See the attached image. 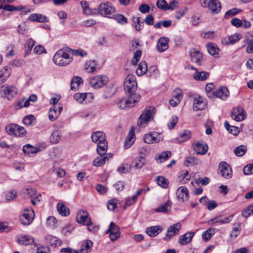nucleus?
<instances>
[{
  "label": "nucleus",
  "mask_w": 253,
  "mask_h": 253,
  "mask_svg": "<svg viewBox=\"0 0 253 253\" xmlns=\"http://www.w3.org/2000/svg\"><path fill=\"white\" fill-rule=\"evenodd\" d=\"M53 60L55 64L60 66H65L72 62V58L65 50L60 49L54 55Z\"/></svg>",
  "instance_id": "1"
},
{
  "label": "nucleus",
  "mask_w": 253,
  "mask_h": 253,
  "mask_svg": "<svg viewBox=\"0 0 253 253\" xmlns=\"http://www.w3.org/2000/svg\"><path fill=\"white\" fill-rule=\"evenodd\" d=\"M124 89L125 92L128 95L133 96L137 88V84L136 77L132 74H128L124 82Z\"/></svg>",
  "instance_id": "2"
},
{
  "label": "nucleus",
  "mask_w": 253,
  "mask_h": 253,
  "mask_svg": "<svg viewBox=\"0 0 253 253\" xmlns=\"http://www.w3.org/2000/svg\"><path fill=\"white\" fill-rule=\"evenodd\" d=\"M140 99L139 94H134L133 96L128 95V98L121 99L118 102V107L121 109H126L132 107L137 103Z\"/></svg>",
  "instance_id": "3"
},
{
  "label": "nucleus",
  "mask_w": 253,
  "mask_h": 253,
  "mask_svg": "<svg viewBox=\"0 0 253 253\" xmlns=\"http://www.w3.org/2000/svg\"><path fill=\"white\" fill-rule=\"evenodd\" d=\"M203 7H207L213 14L219 13L221 9V4L218 0H200Z\"/></svg>",
  "instance_id": "4"
},
{
  "label": "nucleus",
  "mask_w": 253,
  "mask_h": 253,
  "mask_svg": "<svg viewBox=\"0 0 253 253\" xmlns=\"http://www.w3.org/2000/svg\"><path fill=\"white\" fill-rule=\"evenodd\" d=\"M155 114V108L152 107H148L142 112L139 118L137 125L142 126L143 125L148 123L153 119Z\"/></svg>",
  "instance_id": "5"
},
{
  "label": "nucleus",
  "mask_w": 253,
  "mask_h": 253,
  "mask_svg": "<svg viewBox=\"0 0 253 253\" xmlns=\"http://www.w3.org/2000/svg\"><path fill=\"white\" fill-rule=\"evenodd\" d=\"M17 88L13 85L4 84L0 87V94L8 100L13 99L17 94Z\"/></svg>",
  "instance_id": "6"
},
{
  "label": "nucleus",
  "mask_w": 253,
  "mask_h": 253,
  "mask_svg": "<svg viewBox=\"0 0 253 253\" xmlns=\"http://www.w3.org/2000/svg\"><path fill=\"white\" fill-rule=\"evenodd\" d=\"M116 11L115 7L109 2H101L98 7V13L104 17H112V14Z\"/></svg>",
  "instance_id": "7"
},
{
  "label": "nucleus",
  "mask_w": 253,
  "mask_h": 253,
  "mask_svg": "<svg viewBox=\"0 0 253 253\" xmlns=\"http://www.w3.org/2000/svg\"><path fill=\"white\" fill-rule=\"evenodd\" d=\"M34 216L33 210L31 208H26L24 209L23 213L20 217V221L23 225H30L32 222Z\"/></svg>",
  "instance_id": "8"
},
{
  "label": "nucleus",
  "mask_w": 253,
  "mask_h": 253,
  "mask_svg": "<svg viewBox=\"0 0 253 253\" xmlns=\"http://www.w3.org/2000/svg\"><path fill=\"white\" fill-rule=\"evenodd\" d=\"M108 81V78L105 76H97L90 79L89 84L94 88L97 89L104 85Z\"/></svg>",
  "instance_id": "9"
},
{
  "label": "nucleus",
  "mask_w": 253,
  "mask_h": 253,
  "mask_svg": "<svg viewBox=\"0 0 253 253\" xmlns=\"http://www.w3.org/2000/svg\"><path fill=\"white\" fill-rule=\"evenodd\" d=\"M109 234V238L112 241H116L120 237V228L115 223L111 222L109 229L105 232Z\"/></svg>",
  "instance_id": "10"
},
{
  "label": "nucleus",
  "mask_w": 253,
  "mask_h": 253,
  "mask_svg": "<svg viewBox=\"0 0 253 253\" xmlns=\"http://www.w3.org/2000/svg\"><path fill=\"white\" fill-rule=\"evenodd\" d=\"M77 221L84 225H88L91 223V219L88 212L85 210L79 211L76 216Z\"/></svg>",
  "instance_id": "11"
},
{
  "label": "nucleus",
  "mask_w": 253,
  "mask_h": 253,
  "mask_svg": "<svg viewBox=\"0 0 253 253\" xmlns=\"http://www.w3.org/2000/svg\"><path fill=\"white\" fill-rule=\"evenodd\" d=\"M44 147L41 146H34L30 144L25 145L23 147V152L30 157H32L43 150Z\"/></svg>",
  "instance_id": "12"
},
{
  "label": "nucleus",
  "mask_w": 253,
  "mask_h": 253,
  "mask_svg": "<svg viewBox=\"0 0 253 253\" xmlns=\"http://www.w3.org/2000/svg\"><path fill=\"white\" fill-rule=\"evenodd\" d=\"M181 228V224L180 223H177L170 226L168 228L165 239L167 241L170 240L173 236L178 234Z\"/></svg>",
  "instance_id": "13"
},
{
  "label": "nucleus",
  "mask_w": 253,
  "mask_h": 253,
  "mask_svg": "<svg viewBox=\"0 0 253 253\" xmlns=\"http://www.w3.org/2000/svg\"><path fill=\"white\" fill-rule=\"evenodd\" d=\"M219 170L221 175L225 178L229 179L232 176V169L226 162H222L219 166Z\"/></svg>",
  "instance_id": "14"
},
{
  "label": "nucleus",
  "mask_w": 253,
  "mask_h": 253,
  "mask_svg": "<svg viewBox=\"0 0 253 253\" xmlns=\"http://www.w3.org/2000/svg\"><path fill=\"white\" fill-rule=\"evenodd\" d=\"M245 112L243 108L238 107L233 109L231 116L233 120L237 122H240L245 119Z\"/></svg>",
  "instance_id": "15"
},
{
  "label": "nucleus",
  "mask_w": 253,
  "mask_h": 253,
  "mask_svg": "<svg viewBox=\"0 0 253 253\" xmlns=\"http://www.w3.org/2000/svg\"><path fill=\"white\" fill-rule=\"evenodd\" d=\"M27 195L31 199V203L33 205H36L41 201V194L37 192L34 189H27Z\"/></svg>",
  "instance_id": "16"
},
{
  "label": "nucleus",
  "mask_w": 253,
  "mask_h": 253,
  "mask_svg": "<svg viewBox=\"0 0 253 253\" xmlns=\"http://www.w3.org/2000/svg\"><path fill=\"white\" fill-rule=\"evenodd\" d=\"M169 39L166 37L160 38L157 44V49L160 52H164L169 47Z\"/></svg>",
  "instance_id": "17"
},
{
  "label": "nucleus",
  "mask_w": 253,
  "mask_h": 253,
  "mask_svg": "<svg viewBox=\"0 0 253 253\" xmlns=\"http://www.w3.org/2000/svg\"><path fill=\"white\" fill-rule=\"evenodd\" d=\"M206 102L200 96L194 98L193 109L194 111L202 110L206 107Z\"/></svg>",
  "instance_id": "18"
},
{
  "label": "nucleus",
  "mask_w": 253,
  "mask_h": 253,
  "mask_svg": "<svg viewBox=\"0 0 253 253\" xmlns=\"http://www.w3.org/2000/svg\"><path fill=\"white\" fill-rule=\"evenodd\" d=\"M112 157V154L108 153L105 156H100L96 157L92 162V165L95 167H100L104 165L106 161Z\"/></svg>",
  "instance_id": "19"
},
{
  "label": "nucleus",
  "mask_w": 253,
  "mask_h": 253,
  "mask_svg": "<svg viewBox=\"0 0 253 253\" xmlns=\"http://www.w3.org/2000/svg\"><path fill=\"white\" fill-rule=\"evenodd\" d=\"M194 235V232H188L181 235L178 239V243L181 245H186L190 243Z\"/></svg>",
  "instance_id": "20"
},
{
  "label": "nucleus",
  "mask_w": 253,
  "mask_h": 253,
  "mask_svg": "<svg viewBox=\"0 0 253 253\" xmlns=\"http://www.w3.org/2000/svg\"><path fill=\"white\" fill-rule=\"evenodd\" d=\"M229 91L227 87L222 86L218 90L213 91V96H215L221 99L224 100L229 96Z\"/></svg>",
  "instance_id": "21"
},
{
  "label": "nucleus",
  "mask_w": 253,
  "mask_h": 253,
  "mask_svg": "<svg viewBox=\"0 0 253 253\" xmlns=\"http://www.w3.org/2000/svg\"><path fill=\"white\" fill-rule=\"evenodd\" d=\"M176 194L178 199L180 201L184 202L188 200L189 193L186 187L184 186L180 187L177 190Z\"/></svg>",
  "instance_id": "22"
},
{
  "label": "nucleus",
  "mask_w": 253,
  "mask_h": 253,
  "mask_svg": "<svg viewBox=\"0 0 253 253\" xmlns=\"http://www.w3.org/2000/svg\"><path fill=\"white\" fill-rule=\"evenodd\" d=\"M190 56L191 60L192 62L197 63L199 65L203 58L202 53L199 51L198 50L193 49L191 50L190 52Z\"/></svg>",
  "instance_id": "23"
},
{
  "label": "nucleus",
  "mask_w": 253,
  "mask_h": 253,
  "mask_svg": "<svg viewBox=\"0 0 253 253\" xmlns=\"http://www.w3.org/2000/svg\"><path fill=\"white\" fill-rule=\"evenodd\" d=\"M28 19L31 21L37 22H46L48 19L46 16L40 13H34L29 15Z\"/></svg>",
  "instance_id": "24"
},
{
  "label": "nucleus",
  "mask_w": 253,
  "mask_h": 253,
  "mask_svg": "<svg viewBox=\"0 0 253 253\" xmlns=\"http://www.w3.org/2000/svg\"><path fill=\"white\" fill-rule=\"evenodd\" d=\"M91 139L93 142L97 143L106 141L104 132L102 131H96L93 132L91 135Z\"/></svg>",
  "instance_id": "25"
},
{
  "label": "nucleus",
  "mask_w": 253,
  "mask_h": 253,
  "mask_svg": "<svg viewBox=\"0 0 253 253\" xmlns=\"http://www.w3.org/2000/svg\"><path fill=\"white\" fill-rule=\"evenodd\" d=\"M194 149L197 154L205 155L208 151V146L205 143L198 142L195 144L194 147Z\"/></svg>",
  "instance_id": "26"
},
{
  "label": "nucleus",
  "mask_w": 253,
  "mask_h": 253,
  "mask_svg": "<svg viewBox=\"0 0 253 253\" xmlns=\"http://www.w3.org/2000/svg\"><path fill=\"white\" fill-rule=\"evenodd\" d=\"M162 231V229L160 226H153L148 227L146 230V232L150 237H155Z\"/></svg>",
  "instance_id": "27"
},
{
  "label": "nucleus",
  "mask_w": 253,
  "mask_h": 253,
  "mask_svg": "<svg viewBox=\"0 0 253 253\" xmlns=\"http://www.w3.org/2000/svg\"><path fill=\"white\" fill-rule=\"evenodd\" d=\"M73 97L74 99L78 102L82 103L84 101L87 99V97L89 98H92L93 95L91 93H76L74 95Z\"/></svg>",
  "instance_id": "28"
},
{
  "label": "nucleus",
  "mask_w": 253,
  "mask_h": 253,
  "mask_svg": "<svg viewBox=\"0 0 253 253\" xmlns=\"http://www.w3.org/2000/svg\"><path fill=\"white\" fill-rule=\"evenodd\" d=\"M46 242L49 243L51 246H58L61 245V240L55 236L51 235H47L45 237Z\"/></svg>",
  "instance_id": "29"
},
{
  "label": "nucleus",
  "mask_w": 253,
  "mask_h": 253,
  "mask_svg": "<svg viewBox=\"0 0 253 253\" xmlns=\"http://www.w3.org/2000/svg\"><path fill=\"white\" fill-rule=\"evenodd\" d=\"M108 149V144L106 141L99 143L97 146V153L100 156H105Z\"/></svg>",
  "instance_id": "30"
},
{
  "label": "nucleus",
  "mask_w": 253,
  "mask_h": 253,
  "mask_svg": "<svg viewBox=\"0 0 253 253\" xmlns=\"http://www.w3.org/2000/svg\"><path fill=\"white\" fill-rule=\"evenodd\" d=\"M57 209L58 213L62 216H68L70 213L69 208L63 203H59L57 205Z\"/></svg>",
  "instance_id": "31"
},
{
  "label": "nucleus",
  "mask_w": 253,
  "mask_h": 253,
  "mask_svg": "<svg viewBox=\"0 0 253 253\" xmlns=\"http://www.w3.org/2000/svg\"><path fill=\"white\" fill-rule=\"evenodd\" d=\"M18 243L22 245L27 246L34 243V239L31 236H21L18 240Z\"/></svg>",
  "instance_id": "32"
},
{
  "label": "nucleus",
  "mask_w": 253,
  "mask_h": 253,
  "mask_svg": "<svg viewBox=\"0 0 253 253\" xmlns=\"http://www.w3.org/2000/svg\"><path fill=\"white\" fill-rule=\"evenodd\" d=\"M10 75V72L7 67L3 68L0 71V84L4 83Z\"/></svg>",
  "instance_id": "33"
},
{
  "label": "nucleus",
  "mask_w": 253,
  "mask_h": 253,
  "mask_svg": "<svg viewBox=\"0 0 253 253\" xmlns=\"http://www.w3.org/2000/svg\"><path fill=\"white\" fill-rule=\"evenodd\" d=\"M202 163V161L194 157H187L185 160L184 165L188 167L189 166L198 165Z\"/></svg>",
  "instance_id": "34"
},
{
  "label": "nucleus",
  "mask_w": 253,
  "mask_h": 253,
  "mask_svg": "<svg viewBox=\"0 0 253 253\" xmlns=\"http://www.w3.org/2000/svg\"><path fill=\"white\" fill-rule=\"evenodd\" d=\"M209 77V73L206 72L196 71L193 74V78L197 81H205Z\"/></svg>",
  "instance_id": "35"
},
{
  "label": "nucleus",
  "mask_w": 253,
  "mask_h": 253,
  "mask_svg": "<svg viewBox=\"0 0 253 253\" xmlns=\"http://www.w3.org/2000/svg\"><path fill=\"white\" fill-rule=\"evenodd\" d=\"M148 70L147 64L145 61H141L136 70V73L138 76H141L146 73Z\"/></svg>",
  "instance_id": "36"
},
{
  "label": "nucleus",
  "mask_w": 253,
  "mask_h": 253,
  "mask_svg": "<svg viewBox=\"0 0 253 253\" xmlns=\"http://www.w3.org/2000/svg\"><path fill=\"white\" fill-rule=\"evenodd\" d=\"M85 69L88 73H93L96 71V63L95 60L87 61L85 65Z\"/></svg>",
  "instance_id": "37"
},
{
  "label": "nucleus",
  "mask_w": 253,
  "mask_h": 253,
  "mask_svg": "<svg viewBox=\"0 0 253 253\" xmlns=\"http://www.w3.org/2000/svg\"><path fill=\"white\" fill-rule=\"evenodd\" d=\"M56 108V106L54 105L48 112L49 119L52 122L55 121L59 116V111H57Z\"/></svg>",
  "instance_id": "38"
},
{
  "label": "nucleus",
  "mask_w": 253,
  "mask_h": 253,
  "mask_svg": "<svg viewBox=\"0 0 253 253\" xmlns=\"http://www.w3.org/2000/svg\"><path fill=\"white\" fill-rule=\"evenodd\" d=\"M157 183L163 188H167L169 186V180L162 176H158L156 178Z\"/></svg>",
  "instance_id": "39"
},
{
  "label": "nucleus",
  "mask_w": 253,
  "mask_h": 253,
  "mask_svg": "<svg viewBox=\"0 0 253 253\" xmlns=\"http://www.w3.org/2000/svg\"><path fill=\"white\" fill-rule=\"evenodd\" d=\"M171 204L170 201H167L156 209L155 211L160 212H167L171 208Z\"/></svg>",
  "instance_id": "40"
},
{
  "label": "nucleus",
  "mask_w": 253,
  "mask_h": 253,
  "mask_svg": "<svg viewBox=\"0 0 253 253\" xmlns=\"http://www.w3.org/2000/svg\"><path fill=\"white\" fill-rule=\"evenodd\" d=\"M116 92V88L113 85L105 88L103 97L105 99L112 97Z\"/></svg>",
  "instance_id": "41"
},
{
  "label": "nucleus",
  "mask_w": 253,
  "mask_h": 253,
  "mask_svg": "<svg viewBox=\"0 0 253 253\" xmlns=\"http://www.w3.org/2000/svg\"><path fill=\"white\" fill-rule=\"evenodd\" d=\"M34 45L35 42L32 39L30 38L27 41L25 46L26 50L24 55V57H26L29 54Z\"/></svg>",
  "instance_id": "42"
},
{
  "label": "nucleus",
  "mask_w": 253,
  "mask_h": 253,
  "mask_svg": "<svg viewBox=\"0 0 253 253\" xmlns=\"http://www.w3.org/2000/svg\"><path fill=\"white\" fill-rule=\"evenodd\" d=\"M209 53L212 56H215L218 54L219 48L214 43H209L207 45Z\"/></svg>",
  "instance_id": "43"
},
{
  "label": "nucleus",
  "mask_w": 253,
  "mask_h": 253,
  "mask_svg": "<svg viewBox=\"0 0 253 253\" xmlns=\"http://www.w3.org/2000/svg\"><path fill=\"white\" fill-rule=\"evenodd\" d=\"M247 149L245 145H240L235 148L234 152L236 156L238 157L243 156L247 152Z\"/></svg>",
  "instance_id": "44"
},
{
  "label": "nucleus",
  "mask_w": 253,
  "mask_h": 253,
  "mask_svg": "<svg viewBox=\"0 0 253 253\" xmlns=\"http://www.w3.org/2000/svg\"><path fill=\"white\" fill-rule=\"evenodd\" d=\"M171 156V153L169 151H167L161 153L159 155L158 157L156 159L158 162L162 163L168 160Z\"/></svg>",
  "instance_id": "45"
},
{
  "label": "nucleus",
  "mask_w": 253,
  "mask_h": 253,
  "mask_svg": "<svg viewBox=\"0 0 253 253\" xmlns=\"http://www.w3.org/2000/svg\"><path fill=\"white\" fill-rule=\"evenodd\" d=\"M224 125L226 129L231 134L236 135L239 133L238 127L230 126L227 121L225 122Z\"/></svg>",
  "instance_id": "46"
},
{
  "label": "nucleus",
  "mask_w": 253,
  "mask_h": 253,
  "mask_svg": "<svg viewBox=\"0 0 253 253\" xmlns=\"http://www.w3.org/2000/svg\"><path fill=\"white\" fill-rule=\"evenodd\" d=\"M191 136V134L189 130H184V132L180 134L178 140L179 142L182 143L188 140L190 138Z\"/></svg>",
  "instance_id": "47"
},
{
  "label": "nucleus",
  "mask_w": 253,
  "mask_h": 253,
  "mask_svg": "<svg viewBox=\"0 0 253 253\" xmlns=\"http://www.w3.org/2000/svg\"><path fill=\"white\" fill-rule=\"evenodd\" d=\"M83 81L80 77H75L71 81V89L72 90L75 89L81 84L83 83Z\"/></svg>",
  "instance_id": "48"
},
{
  "label": "nucleus",
  "mask_w": 253,
  "mask_h": 253,
  "mask_svg": "<svg viewBox=\"0 0 253 253\" xmlns=\"http://www.w3.org/2000/svg\"><path fill=\"white\" fill-rule=\"evenodd\" d=\"M112 18L120 24L124 25L127 23V19L124 15L120 14L114 15Z\"/></svg>",
  "instance_id": "49"
},
{
  "label": "nucleus",
  "mask_w": 253,
  "mask_h": 253,
  "mask_svg": "<svg viewBox=\"0 0 253 253\" xmlns=\"http://www.w3.org/2000/svg\"><path fill=\"white\" fill-rule=\"evenodd\" d=\"M23 122L26 126H31L35 124L36 119L33 115H28L24 118Z\"/></svg>",
  "instance_id": "50"
},
{
  "label": "nucleus",
  "mask_w": 253,
  "mask_h": 253,
  "mask_svg": "<svg viewBox=\"0 0 253 253\" xmlns=\"http://www.w3.org/2000/svg\"><path fill=\"white\" fill-rule=\"evenodd\" d=\"M61 135L58 131H54L50 137V142L53 144H56L59 142L60 140Z\"/></svg>",
  "instance_id": "51"
},
{
  "label": "nucleus",
  "mask_w": 253,
  "mask_h": 253,
  "mask_svg": "<svg viewBox=\"0 0 253 253\" xmlns=\"http://www.w3.org/2000/svg\"><path fill=\"white\" fill-rule=\"evenodd\" d=\"M241 38L240 34H235L228 37V40L226 41V44H233L237 42Z\"/></svg>",
  "instance_id": "52"
},
{
  "label": "nucleus",
  "mask_w": 253,
  "mask_h": 253,
  "mask_svg": "<svg viewBox=\"0 0 253 253\" xmlns=\"http://www.w3.org/2000/svg\"><path fill=\"white\" fill-rule=\"evenodd\" d=\"M17 128V125L10 124L5 127V130L8 134L15 136Z\"/></svg>",
  "instance_id": "53"
},
{
  "label": "nucleus",
  "mask_w": 253,
  "mask_h": 253,
  "mask_svg": "<svg viewBox=\"0 0 253 253\" xmlns=\"http://www.w3.org/2000/svg\"><path fill=\"white\" fill-rule=\"evenodd\" d=\"M145 163V159L144 157L140 156L136 158L134 160V167L136 169L142 168Z\"/></svg>",
  "instance_id": "54"
},
{
  "label": "nucleus",
  "mask_w": 253,
  "mask_h": 253,
  "mask_svg": "<svg viewBox=\"0 0 253 253\" xmlns=\"http://www.w3.org/2000/svg\"><path fill=\"white\" fill-rule=\"evenodd\" d=\"M81 5L82 6L83 13L86 15H90L91 13L90 8L89 7V4L86 1L83 0L81 1Z\"/></svg>",
  "instance_id": "55"
},
{
  "label": "nucleus",
  "mask_w": 253,
  "mask_h": 253,
  "mask_svg": "<svg viewBox=\"0 0 253 253\" xmlns=\"http://www.w3.org/2000/svg\"><path fill=\"white\" fill-rule=\"evenodd\" d=\"M213 234L214 229L210 228L203 233L202 237L205 241H208L211 238Z\"/></svg>",
  "instance_id": "56"
},
{
  "label": "nucleus",
  "mask_w": 253,
  "mask_h": 253,
  "mask_svg": "<svg viewBox=\"0 0 253 253\" xmlns=\"http://www.w3.org/2000/svg\"><path fill=\"white\" fill-rule=\"evenodd\" d=\"M241 10L236 8H233L228 10L224 15L225 18L228 19L239 13Z\"/></svg>",
  "instance_id": "57"
},
{
  "label": "nucleus",
  "mask_w": 253,
  "mask_h": 253,
  "mask_svg": "<svg viewBox=\"0 0 253 253\" xmlns=\"http://www.w3.org/2000/svg\"><path fill=\"white\" fill-rule=\"evenodd\" d=\"M134 135L133 131L130 132L126 139L125 141V147L126 148H128L130 147V146L133 143L132 139L133 138V136Z\"/></svg>",
  "instance_id": "58"
},
{
  "label": "nucleus",
  "mask_w": 253,
  "mask_h": 253,
  "mask_svg": "<svg viewBox=\"0 0 253 253\" xmlns=\"http://www.w3.org/2000/svg\"><path fill=\"white\" fill-rule=\"evenodd\" d=\"M214 88V85L212 83L207 84L205 87V90L207 93V95L209 97H211L213 95L212 90Z\"/></svg>",
  "instance_id": "59"
},
{
  "label": "nucleus",
  "mask_w": 253,
  "mask_h": 253,
  "mask_svg": "<svg viewBox=\"0 0 253 253\" xmlns=\"http://www.w3.org/2000/svg\"><path fill=\"white\" fill-rule=\"evenodd\" d=\"M141 56V51L139 50H136L133 55L132 59V63L133 65H136L140 60Z\"/></svg>",
  "instance_id": "60"
},
{
  "label": "nucleus",
  "mask_w": 253,
  "mask_h": 253,
  "mask_svg": "<svg viewBox=\"0 0 253 253\" xmlns=\"http://www.w3.org/2000/svg\"><path fill=\"white\" fill-rule=\"evenodd\" d=\"M92 242L89 240L86 241L84 245H82L81 248V249L79 250V251H81V253H83V252L84 250H90L91 247H92Z\"/></svg>",
  "instance_id": "61"
},
{
  "label": "nucleus",
  "mask_w": 253,
  "mask_h": 253,
  "mask_svg": "<svg viewBox=\"0 0 253 253\" xmlns=\"http://www.w3.org/2000/svg\"><path fill=\"white\" fill-rule=\"evenodd\" d=\"M243 173L245 175L253 174V164L246 166L243 169Z\"/></svg>",
  "instance_id": "62"
},
{
  "label": "nucleus",
  "mask_w": 253,
  "mask_h": 253,
  "mask_svg": "<svg viewBox=\"0 0 253 253\" xmlns=\"http://www.w3.org/2000/svg\"><path fill=\"white\" fill-rule=\"evenodd\" d=\"M17 196V192L14 191H10L8 192L5 196L6 200L7 201H11L14 200Z\"/></svg>",
  "instance_id": "63"
},
{
  "label": "nucleus",
  "mask_w": 253,
  "mask_h": 253,
  "mask_svg": "<svg viewBox=\"0 0 253 253\" xmlns=\"http://www.w3.org/2000/svg\"><path fill=\"white\" fill-rule=\"evenodd\" d=\"M131 168L129 166L125 165H122L121 166L119 167L117 170L119 173H125L129 172Z\"/></svg>",
  "instance_id": "64"
}]
</instances>
